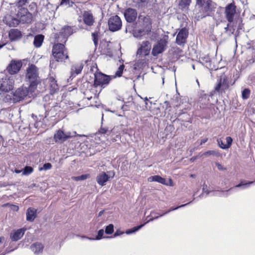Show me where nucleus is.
<instances>
[{"label": "nucleus", "mask_w": 255, "mask_h": 255, "mask_svg": "<svg viewBox=\"0 0 255 255\" xmlns=\"http://www.w3.org/2000/svg\"><path fill=\"white\" fill-rule=\"evenodd\" d=\"M112 78L110 76L107 75L101 72L97 71L94 73L93 84L92 85L90 82L86 81L82 84L81 89L85 96L88 95L89 93H92V95L87 97L88 100H91L93 98V95H94V97L96 96L97 91L96 92L91 91L92 89L90 88L92 87H94V88L100 87L101 88V91L102 89L104 88L109 84Z\"/></svg>", "instance_id": "1"}, {"label": "nucleus", "mask_w": 255, "mask_h": 255, "mask_svg": "<svg viewBox=\"0 0 255 255\" xmlns=\"http://www.w3.org/2000/svg\"><path fill=\"white\" fill-rule=\"evenodd\" d=\"M66 43L56 42L53 39V43L52 47V57L50 61V65L53 64L54 61L57 62H65L66 60L69 59V53L66 47Z\"/></svg>", "instance_id": "2"}, {"label": "nucleus", "mask_w": 255, "mask_h": 255, "mask_svg": "<svg viewBox=\"0 0 255 255\" xmlns=\"http://www.w3.org/2000/svg\"><path fill=\"white\" fill-rule=\"evenodd\" d=\"M28 89L21 86L10 93L4 95L2 101L5 103L16 104L23 101L28 95Z\"/></svg>", "instance_id": "3"}, {"label": "nucleus", "mask_w": 255, "mask_h": 255, "mask_svg": "<svg viewBox=\"0 0 255 255\" xmlns=\"http://www.w3.org/2000/svg\"><path fill=\"white\" fill-rule=\"evenodd\" d=\"M25 77L26 81L29 83V87L31 90L36 89L38 84L40 83L38 68L34 64L28 65Z\"/></svg>", "instance_id": "4"}, {"label": "nucleus", "mask_w": 255, "mask_h": 255, "mask_svg": "<svg viewBox=\"0 0 255 255\" xmlns=\"http://www.w3.org/2000/svg\"><path fill=\"white\" fill-rule=\"evenodd\" d=\"M196 5L201 13V18L211 16L214 14L217 7V4L212 0H195Z\"/></svg>", "instance_id": "5"}, {"label": "nucleus", "mask_w": 255, "mask_h": 255, "mask_svg": "<svg viewBox=\"0 0 255 255\" xmlns=\"http://www.w3.org/2000/svg\"><path fill=\"white\" fill-rule=\"evenodd\" d=\"M76 26L64 25L62 27L59 32L54 33L53 39L56 42L66 43L68 37L77 31Z\"/></svg>", "instance_id": "6"}, {"label": "nucleus", "mask_w": 255, "mask_h": 255, "mask_svg": "<svg viewBox=\"0 0 255 255\" xmlns=\"http://www.w3.org/2000/svg\"><path fill=\"white\" fill-rule=\"evenodd\" d=\"M169 36L163 35L153 46L151 54L153 56H157L159 54L163 52L167 46Z\"/></svg>", "instance_id": "7"}, {"label": "nucleus", "mask_w": 255, "mask_h": 255, "mask_svg": "<svg viewBox=\"0 0 255 255\" xmlns=\"http://www.w3.org/2000/svg\"><path fill=\"white\" fill-rule=\"evenodd\" d=\"M14 80L11 77L5 75L0 78V91L8 93L14 88Z\"/></svg>", "instance_id": "8"}, {"label": "nucleus", "mask_w": 255, "mask_h": 255, "mask_svg": "<svg viewBox=\"0 0 255 255\" xmlns=\"http://www.w3.org/2000/svg\"><path fill=\"white\" fill-rule=\"evenodd\" d=\"M16 16L23 24H29L33 20L32 14L27 8H21L18 10Z\"/></svg>", "instance_id": "9"}, {"label": "nucleus", "mask_w": 255, "mask_h": 255, "mask_svg": "<svg viewBox=\"0 0 255 255\" xmlns=\"http://www.w3.org/2000/svg\"><path fill=\"white\" fill-rule=\"evenodd\" d=\"M229 88V83L228 77L224 74H222L219 79L218 80L216 85L214 88V91L217 92L225 93V91Z\"/></svg>", "instance_id": "10"}, {"label": "nucleus", "mask_w": 255, "mask_h": 255, "mask_svg": "<svg viewBox=\"0 0 255 255\" xmlns=\"http://www.w3.org/2000/svg\"><path fill=\"white\" fill-rule=\"evenodd\" d=\"M108 26L111 31L115 32L120 30L122 26L121 18L117 15L112 16L108 20Z\"/></svg>", "instance_id": "11"}, {"label": "nucleus", "mask_w": 255, "mask_h": 255, "mask_svg": "<svg viewBox=\"0 0 255 255\" xmlns=\"http://www.w3.org/2000/svg\"><path fill=\"white\" fill-rule=\"evenodd\" d=\"M237 6L235 2L228 4L225 7V15L227 21L231 23L233 22L234 16L236 13Z\"/></svg>", "instance_id": "12"}, {"label": "nucleus", "mask_w": 255, "mask_h": 255, "mask_svg": "<svg viewBox=\"0 0 255 255\" xmlns=\"http://www.w3.org/2000/svg\"><path fill=\"white\" fill-rule=\"evenodd\" d=\"M22 66L21 60L12 59L7 65L6 70L10 75L16 74L19 72Z\"/></svg>", "instance_id": "13"}, {"label": "nucleus", "mask_w": 255, "mask_h": 255, "mask_svg": "<svg viewBox=\"0 0 255 255\" xmlns=\"http://www.w3.org/2000/svg\"><path fill=\"white\" fill-rule=\"evenodd\" d=\"M188 33V30L185 27L180 29L176 38L177 44L180 46L184 45L187 42Z\"/></svg>", "instance_id": "14"}, {"label": "nucleus", "mask_w": 255, "mask_h": 255, "mask_svg": "<svg viewBox=\"0 0 255 255\" xmlns=\"http://www.w3.org/2000/svg\"><path fill=\"white\" fill-rule=\"evenodd\" d=\"M137 15L136 10L132 8H128L124 12L125 19L129 23L134 22L136 19Z\"/></svg>", "instance_id": "15"}, {"label": "nucleus", "mask_w": 255, "mask_h": 255, "mask_svg": "<svg viewBox=\"0 0 255 255\" xmlns=\"http://www.w3.org/2000/svg\"><path fill=\"white\" fill-rule=\"evenodd\" d=\"M71 137L70 132L65 133L63 130L59 129L54 134V139L56 142L62 143Z\"/></svg>", "instance_id": "16"}, {"label": "nucleus", "mask_w": 255, "mask_h": 255, "mask_svg": "<svg viewBox=\"0 0 255 255\" xmlns=\"http://www.w3.org/2000/svg\"><path fill=\"white\" fill-rule=\"evenodd\" d=\"M151 50V44L149 41L146 40L142 41L140 47L138 48L137 53L139 55L147 56L149 54Z\"/></svg>", "instance_id": "17"}, {"label": "nucleus", "mask_w": 255, "mask_h": 255, "mask_svg": "<svg viewBox=\"0 0 255 255\" xmlns=\"http://www.w3.org/2000/svg\"><path fill=\"white\" fill-rule=\"evenodd\" d=\"M142 27L145 30V32L147 34H148L152 30V20L150 16L146 15L144 16L142 18Z\"/></svg>", "instance_id": "18"}, {"label": "nucleus", "mask_w": 255, "mask_h": 255, "mask_svg": "<svg viewBox=\"0 0 255 255\" xmlns=\"http://www.w3.org/2000/svg\"><path fill=\"white\" fill-rule=\"evenodd\" d=\"M149 181H156L161 184L165 185H170L173 186V181L171 179H169L168 181H167L165 178L161 177L159 175H154L148 178Z\"/></svg>", "instance_id": "19"}, {"label": "nucleus", "mask_w": 255, "mask_h": 255, "mask_svg": "<svg viewBox=\"0 0 255 255\" xmlns=\"http://www.w3.org/2000/svg\"><path fill=\"white\" fill-rule=\"evenodd\" d=\"M84 23L87 26H91L95 22V19L90 11H85L83 14Z\"/></svg>", "instance_id": "20"}, {"label": "nucleus", "mask_w": 255, "mask_h": 255, "mask_svg": "<svg viewBox=\"0 0 255 255\" xmlns=\"http://www.w3.org/2000/svg\"><path fill=\"white\" fill-rule=\"evenodd\" d=\"M22 36L21 32L18 29H11L8 32V37L11 41H17Z\"/></svg>", "instance_id": "21"}, {"label": "nucleus", "mask_w": 255, "mask_h": 255, "mask_svg": "<svg viewBox=\"0 0 255 255\" xmlns=\"http://www.w3.org/2000/svg\"><path fill=\"white\" fill-rule=\"evenodd\" d=\"M25 229L21 228L11 232L10 238L12 241H17L20 240L23 236Z\"/></svg>", "instance_id": "22"}, {"label": "nucleus", "mask_w": 255, "mask_h": 255, "mask_svg": "<svg viewBox=\"0 0 255 255\" xmlns=\"http://www.w3.org/2000/svg\"><path fill=\"white\" fill-rule=\"evenodd\" d=\"M109 176L106 173L102 172L96 177V181L99 185L103 186L106 184V183L109 180Z\"/></svg>", "instance_id": "23"}, {"label": "nucleus", "mask_w": 255, "mask_h": 255, "mask_svg": "<svg viewBox=\"0 0 255 255\" xmlns=\"http://www.w3.org/2000/svg\"><path fill=\"white\" fill-rule=\"evenodd\" d=\"M83 68V64L81 63H75L71 68V74L72 76H76L81 73Z\"/></svg>", "instance_id": "24"}, {"label": "nucleus", "mask_w": 255, "mask_h": 255, "mask_svg": "<svg viewBox=\"0 0 255 255\" xmlns=\"http://www.w3.org/2000/svg\"><path fill=\"white\" fill-rule=\"evenodd\" d=\"M44 248L43 245L40 243L36 242L35 243L33 244L30 246L31 250L35 254H38L42 252Z\"/></svg>", "instance_id": "25"}, {"label": "nucleus", "mask_w": 255, "mask_h": 255, "mask_svg": "<svg viewBox=\"0 0 255 255\" xmlns=\"http://www.w3.org/2000/svg\"><path fill=\"white\" fill-rule=\"evenodd\" d=\"M36 210L33 208H29L26 212V220L28 221L32 222L36 218Z\"/></svg>", "instance_id": "26"}, {"label": "nucleus", "mask_w": 255, "mask_h": 255, "mask_svg": "<svg viewBox=\"0 0 255 255\" xmlns=\"http://www.w3.org/2000/svg\"><path fill=\"white\" fill-rule=\"evenodd\" d=\"M185 206V205H182L181 206H179V207H182V206ZM178 208H179V207L175 208H171L169 210L167 211L165 213H162L161 214H159L158 213H157L154 212H151V213H150V215L151 216V218H149L147 222L152 221L154 219H157L159 217H161V216H163L164 215H165V214L170 212V211L174 210L175 209H177Z\"/></svg>", "instance_id": "27"}, {"label": "nucleus", "mask_w": 255, "mask_h": 255, "mask_svg": "<svg viewBox=\"0 0 255 255\" xmlns=\"http://www.w3.org/2000/svg\"><path fill=\"white\" fill-rule=\"evenodd\" d=\"M49 82L51 92L54 93L59 90V86L57 83V81L54 77H50L49 79Z\"/></svg>", "instance_id": "28"}, {"label": "nucleus", "mask_w": 255, "mask_h": 255, "mask_svg": "<svg viewBox=\"0 0 255 255\" xmlns=\"http://www.w3.org/2000/svg\"><path fill=\"white\" fill-rule=\"evenodd\" d=\"M44 36L42 34H38L35 36L33 41V44L36 48L40 47L44 41Z\"/></svg>", "instance_id": "29"}, {"label": "nucleus", "mask_w": 255, "mask_h": 255, "mask_svg": "<svg viewBox=\"0 0 255 255\" xmlns=\"http://www.w3.org/2000/svg\"><path fill=\"white\" fill-rule=\"evenodd\" d=\"M191 2V0H180L179 2V7L183 10L189 8Z\"/></svg>", "instance_id": "30"}, {"label": "nucleus", "mask_w": 255, "mask_h": 255, "mask_svg": "<svg viewBox=\"0 0 255 255\" xmlns=\"http://www.w3.org/2000/svg\"><path fill=\"white\" fill-rule=\"evenodd\" d=\"M109 46V44L106 41H103L101 43L99 49H101V53L102 54H107L109 52L108 47Z\"/></svg>", "instance_id": "31"}, {"label": "nucleus", "mask_w": 255, "mask_h": 255, "mask_svg": "<svg viewBox=\"0 0 255 255\" xmlns=\"http://www.w3.org/2000/svg\"><path fill=\"white\" fill-rule=\"evenodd\" d=\"M91 35L95 46L97 47L98 45L100 32L99 31H95V32L92 33Z\"/></svg>", "instance_id": "32"}, {"label": "nucleus", "mask_w": 255, "mask_h": 255, "mask_svg": "<svg viewBox=\"0 0 255 255\" xmlns=\"http://www.w3.org/2000/svg\"><path fill=\"white\" fill-rule=\"evenodd\" d=\"M20 22L19 19L17 18H11L10 21H7L6 24L10 27H15Z\"/></svg>", "instance_id": "33"}, {"label": "nucleus", "mask_w": 255, "mask_h": 255, "mask_svg": "<svg viewBox=\"0 0 255 255\" xmlns=\"http://www.w3.org/2000/svg\"><path fill=\"white\" fill-rule=\"evenodd\" d=\"M207 156V155H213L216 157H219L221 155L218 150H208L205 152L201 156Z\"/></svg>", "instance_id": "34"}, {"label": "nucleus", "mask_w": 255, "mask_h": 255, "mask_svg": "<svg viewBox=\"0 0 255 255\" xmlns=\"http://www.w3.org/2000/svg\"><path fill=\"white\" fill-rule=\"evenodd\" d=\"M134 36L137 38H140L143 36L147 34L145 32V30L143 28V29H138L134 31Z\"/></svg>", "instance_id": "35"}, {"label": "nucleus", "mask_w": 255, "mask_h": 255, "mask_svg": "<svg viewBox=\"0 0 255 255\" xmlns=\"http://www.w3.org/2000/svg\"><path fill=\"white\" fill-rule=\"evenodd\" d=\"M27 2L28 0H16L15 5L18 10H19L21 8H24L23 6L26 5Z\"/></svg>", "instance_id": "36"}, {"label": "nucleus", "mask_w": 255, "mask_h": 255, "mask_svg": "<svg viewBox=\"0 0 255 255\" xmlns=\"http://www.w3.org/2000/svg\"><path fill=\"white\" fill-rule=\"evenodd\" d=\"M59 105V103H55V104H53L52 106L50 107L51 109H50V111L51 112L52 114L56 115L57 113L56 112H53V111H60V106Z\"/></svg>", "instance_id": "37"}, {"label": "nucleus", "mask_w": 255, "mask_h": 255, "mask_svg": "<svg viewBox=\"0 0 255 255\" xmlns=\"http://www.w3.org/2000/svg\"><path fill=\"white\" fill-rule=\"evenodd\" d=\"M251 91L248 88L244 89L242 93V97L243 99H247L250 97Z\"/></svg>", "instance_id": "38"}, {"label": "nucleus", "mask_w": 255, "mask_h": 255, "mask_svg": "<svg viewBox=\"0 0 255 255\" xmlns=\"http://www.w3.org/2000/svg\"><path fill=\"white\" fill-rule=\"evenodd\" d=\"M125 68V66L124 64L121 65L118 69V70L116 71L115 73V77H121L122 74L123 73V70Z\"/></svg>", "instance_id": "39"}, {"label": "nucleus", "mask_w": 255, "mask_h": 255, "mask_svg": "<svg viewBox=\"0 0 255 255\" xmlns=\"http://www.w3.org/2000/svg\"><path fill=\"white\" fill-rule=\"evenodd\" d=\"M33 171V169L31 166H26L23 170V175H29Z\"/></svg>", "instance_id": "40"}, {"label": "nucleus", "mask_w": 255, "mask_h": 255, "mask_svg": "<svg viewBox=\"0 0 255 255\" xmlns=\"http://www.w3.org/2000/svg\"><path fill=\"white\" fill-rule=\"evenodd\" d=\"M114 231V225L110 224L106 227L105 233L108 235L112 234Z\"/></svg>", "instance_id": "41"}, {"label": "nucleus", "mask_w": 255, "mask_h": 255, "mask_svg": "<svg viewBox=\"0 0 255 255\" xmlns=\"http://www.w3.org/2000/svg\"><path fill=\"white\" fill-rule=\"evenodd\" d=\"M98 132L100 134H106L110 133V131L108 128L101 127L99 129Z\"/></svg>", "instance_id": "42"}, {"label": "nucleus", "mask_w": 255, "mask_h": 255, "mask_svg": "<svg viewBox=\"0 0 255 255\" xmlns=\"http://www.w3.org/2000/svg\"><path fill=\"white\" fill-rule=\"evenodd\" d=\"M143 226V225H140L139 226H137L136 227H134V228H133L132 229H130V230H128V231H126V233L127 234H130V233H133L135 231H138L139 229H140L142 226Z\"/></svg>", "instance_id": "43"}, {"label": "nucleus", "mask_w": 255, "mask_h": 255, "mask_svg": "<svg viewBox=\"0 0 255 255\" xmlns=\"http://www.w3.org/2000/svg\"><path fill=\"white\" fill-rule=\"evenodd\" d=\"M52 168V165L50 163H46L43 164V167L39 168V170H46L50 169Z\"/></svg>", "instance_id": "44"}, {"label": "nucleus", "mask_w": 255, "mask_h": 255, "mask_svg": "<svg viewBox=\"0 0 255 255\" xmlns=\"http://www.w3.org/2000/svg\"><path fill=\"white\" fill-rule=\"evenodd\" d=\"M226 147H225V148H230L232 145V142H233V139L230 136H227L226 138Z\"/></svg>", "instance_id": "45"}, {"label": "nucleus", "mask_w": 255, "mask_h": 255, "mask_svg": "<svg viewBox=\"0 0 255 255\" xmlns=\"http://www.w3.org/2000/svg\"><path fill=\"white\" fill-rule=\"evenodd\" d=\"M238 22H239L238 26V30H242L244 27V23H243V20L242 18H240L236 21V23H237Z\"/></svg>", "instance_id": "46"}, {"label": "nucleus", "mask_w": 255, "mask_h": 255, "mask_svg": "<svg viewBox=\"0 0 255 255\" xmlns=\"http://www.w3.org/2000/svg\"><path fill=\"white\" fill-rule=\"evenodd\" d=\"M104 235V230L101 229L98 231V235L96 236L95 239L99 240L102 238L103 236Z\"/></svg>", "instance_id": "47"}, {"label": "nucleus", "mask_w": 255, "mask_h": 255, "mask_svg": "<svg viewBox=\"0 0 255 255\" xmlns=\"http://www.w3.org/2000/svg\"><path fill=\"white\" fill-rule=\"evenodd\" d=\"M218 144L219 146L222 149H227L228 148H225L224 147H226V144L223 143L222 140L221 139H218L217 140Z\"/></svg>", "instance_id": "48"}, {"label": "nucleus", "mask_w": 255, "mask_h": 255, "mask_svg": "<svg viewBox=\"0 0 255 255\" xmlns=\"http://www.w3.org/2000/svg\"><path fill=\"white\" fill-rule=\"evenodd\" d=\"M254 181H250L248 182H241L240 184H238L236 186V187H240L243 185H250L252 183H253Z\"/></svg>", "instance_id": "49"}, {"label": "nucleus", "mask_w": 255, "mask_h": 255, "mask_svg": "<svg viewBox=\"0 0 255 255\" xmlns=\"http://www.w3.org/2000/svg\"><path fill=\"white\" fill-rule=\"evenodd\" d=\"M216 165L217 166L218 170H226L227 168L224 167L222 164L219 163V162H216Z\"/></svg>", "instance_id": "50"}, {"label": "nucleus", "mask_w": 255, "mask_h": 255, "mask_svg": "<svg viewBox=\"0 0 255 255\" xmlns=\"http://www.w3.org/2000/svg\"><path fill=\"white\" fill-rule=\"evenodd\" d=\"M70 0H61L60 5H70Z\"/></svg>", "instance_id": "51"}, {"label": "nucleus", "mask_w": 255, "mask_h": 255, "mask_svg": "<svg viewBox=\"0 0 255 255\" xmlns=\"http://www.w3.org/2000/svg\"><path fill=\"white\" fill-rule=\"evenodd\" d=\"M90 177V174H83L80 176L81 180H84L86 179L89 178Z\"/></svg>", "instance_id": "52"}, {"label": "nucleus", "mask_w": 255, "mask_h": 255, "mask_svg": "<svg viewBox=\"0 0 255 255\" xmlns=\"http://www.w3.org/2000/svg\"><path fill=\"white\" fill-rule=\"evenodd\" d=\"M124 234V232L121 231L120 230H117L114 234L115 237L120 236Z\"/></svg>", "instance_id": "53"}, {"label": "nucleus", "mask_w": 255, "mask_h": 255, "mask_svg": "<svg viewBox=\"0 0 255 255\" xmlns=\"http://www.w3.org/2000/svg\"><path fill=\"white\" fill-rule=\"evenodd\" d=\"M138 3L141 4H147L150 0H137Z\"/></svg>", "instance_id": "54"}, {"label": "nucleus", "mask_w": 255, "mask_h": 255, "mask_svg": "<svg viewBox=\"0 0 255 255\" xmlns=\"http://www.w3.org/2000/svg\"><path fill=\"white\" fill-rule=\"evenodd\" d=\"M72 179L76 180V181H79V180H81V178H80V176H73L72 177Z\"/></svg>", "instance_id": "55"}, {"label": "nucleus", "mask_w": 255, "mask_h": 255, "mask_svg": "<svg viewBox=\"0 0 255 255\" xmlns=\"http://www.w3.org/2000/svg\"><path fill=\"white\" fill-rule=\"evenodd\" d=\"M207 140H208V138H207L201 140L200 144L202 145V144H203V143H205L206 142H207Z\"/></svg>", "instance_id": "56"}, {"label": "nucleus", "mask_w": 255, "mask_h": 255, "mask_svg": "<svg viewBox=\"0 0 255 255\" xmlns=\"http://www.w3.org/2000/svg\"><path fill=\"white\" fill-rule=\"evenodd\" d=\"M197 157H198V156H193L192 158H191L190 161L193 162L197 158Z\"/></svg>", "instance_id": "57"}, {"label": "nucleus", "mask_w": 255, "mask_h": 255, "mask_svg": "<svg viewBox=\"0 0 255 255\" xmlns=\"http://www.w3.org/2000/svg\"><path fill=\"white\" fill-rule=\"evenodd\" d=\"M14 172L16 173H20L21 172V170L15 169Z\"/></svg>", "instance_id": "58"}, {"label": "nucleus", "mask_w": 255, "mask_h": 255, "mask_svg": "<svg viewBox=\"0 0 255 255\" xmlns=\"http://www.w3.org/2000/svg\"><path fill=\"white\" fill-rule=\"evenodd\" d=\"M4 240V238L3 237H0V243H2V241Z\"/></svg>", "instance_id": "59"}, {"label": "nucleus", "mask_w": 255, "mask_h": 255, "mask_svg": "<svg viewBox=\"0 0 255 255\" xmlns=\"http://www.w3.org/2000/svg\"><path fill=\"white\" fill-rule=\"evenodd\" d=\"M207 186L206 185H205V184L203 185V190H204L205 189H206L207 188Z\"/></svg>", "instance_id": "60"}, {"label": "nucleus", "mask_w": 255, "mask_h": 255, "mask_svg": "<svg viewBox=\"0 0 255 255\" xmlns=\"http://www.w3.org/2000/svg\"><path fill=\"white\" fill-rule=\"evenodd\" d=\"M104 212V211H100L99 213V216H100L102 215V214Z\"/></svg>", "instance_id": "61"}, {"label": "nucleus", "mask_w": 255, "mask_h": 255, "mask_svg": "<svg viewBox=\"0 0 255 255\" xmlns=\"http://www.w3.org/2000/svg\"><path fill=\"white\" fill-rule=\"evenodd\" d=\"M144 101H145V104H147V102H146L148 101V99H147V97H145V98H144Z\"/></svg>", "instance_id": "62"}, {"label": "nucleus", "mask_w": 255, "mask_h": 255, "mask_svg": "<svg viewBox=\"0 0 255 255\" xmlns=\"http://www.w3.org/2000/svg\"><path fill=\"white\" fill-rule=\"evenodd\" d=\"M228 27H229V24H228V25H227V27H226V28H225V29H226V30H227V29H228Z\"/></svg>", "instance_id": "63"}, {"label": "nucleus", "mask_w": 255, "mask_h": 255, "mask_svg": "<svg viewBox=\"0 0 255 255\" xmlns=\"http://www.w3.org/2000/svg\"><path fill=\"white\" fill-rule=\"evenodd\" d=\"M193 176H194V175H192H192H191V176L192 177H193Z\"/></svg>", "instance_id": "64"}]
</instances>
